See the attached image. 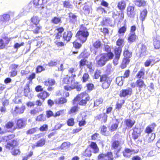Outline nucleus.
Returning a JSON list of instances; mask_svg holds the SVG:
<instances>
[{
	"mask_svg": "<svg viewBox=\"0 0 160 160\" xmlns=\"http://www.w3.org/2000/svg\"><path fill=\"white\" fill-rule=\"evenodd\" d=\"M31 21L33 23L31 25H39V23L40 21V19L37 16H33L31 18Z\"/></svg>",
	"mask_w": 160,
	"mask_h": 160,
	"instance_id": "c756f323",
	"label": "nucleus"
},
{
	"mask_svg": "<svg viewBox=\"0 0 160 160\" xmlns=\"http://www.w3.org/2000/svg\"><path fill=\"white\" fill-rule=\"evenodd\" d=\"M112 147L113 149L116 151L117 153H118L122 148V144L119 141L116 140L112 143Z\"/></svg>",
	"mask_w": 160,
	"mask_h": 160,
	"instance_id": "9b49d317",
	"label": "nucleus"
},
{
	"mask_svg": "<svg viewBox=\"0 0 160 160\" xmlns=\"http://www.w3.org/2000/svg\"><path fill=\"white\" fill-rule=\"evenodd\" d=\"M45 140L44 139H41L35 144H33L32 146V148H34L36 147H42L43 146L45 143Z\"/></svg>",
	"mask_w": 160,
	"mask_h": 160,
	"instance_id": "393cba45",
	"label": "nucleus"
},
{
	"mask_svg": "<svg viewBox=\"0 0 160 160\" xmlns=\"http://www.w3.org/2000/svg\"><path fill=\"white\" fill-rule=\"evenodd\" d=\"M112 59V54L107 55L103 53L97 56L96 58L98 65L101 67L104 66L108 61Z\"/></svg>",
	"mask_w": 160,
	"mask_h": 160,
	"instance_id": "7ed1b4c3",
	"label": "nucleus"
},
{
	"mask_svg": "<svg viewBox=\"0 0 160 160\" xmlns=\"http://www.w3.org/2000/svg\"><path fill=\"white\" fill-rule=\"evenodd\" d=\"M102 45L101 42L99 40H97L93 44L94 47L97 49L100 48L102 46Z\"/></svg>",
	"mask_w": 160,
	"mask_h": 160,
	"instance_id": "c03bdc74",
	"label": "nucleus"
},
{
	"mask_svg": "<svg viewBox=\"0 0 160 160\" xmlns=\"http://www.w3.org/2000/svg\"><path fill=\"white\" fill-rule=\"evenodd\" d=\"M137 87L139 88V90H141L142 88H145L146 85L144 81L141 79H139L136 81Z\"/></svg>",
	"mask_w": 160,
	"mask_h": 160,
	"instance_id": "5701e85b",
	"label": "nucleus"
},
{
	"mask_svg": "<svg viewBox=\"0 0 160 160\" xmlns=\"http://www.w3.org/2000/svg\"><path fill=\"white\" fill-rule=\"evenodd\" d=\"M70 80L72 81L71 82H72V78L70 76L68 77L67 76L63 79V82L66 84H68L70 83Z\"/></svg>",
	"mask_w": 160,
	"mask_h": 160,
	"instance_id": "603ef678",
	"label": "nucleus"
},
{
	"mask_svg": "<svg viewBox=\"0 0 160 160\" xmlns=\"http://www.w3.org/2000/svg\"><path fill=\"white\" fill-rule=\"evenodd\" d=\"M127 14L128 17L134 18L136 15L135 11V6H134L129 5L127 9Z\"/></svg>",
	"mask_w": 160,
	"mask_h": 160,
	"instance_id": "0eeeda50",
	"label": "nucleus"
},
{
	"mask_svg": "<svg viewBox=\"0 0 160 160\" xmlns=\"http://www.w3.org/2000/svg\"><path fill=\"white\" fill-rule=\"evenodd\" d=\"M124 39H118L117 42V45L120 47L123 46L124 45Z\"/></svg>",
	"mask_w": 160,
	"mask_h": 160,
	"instance_id": "bf43d9fd",
	"label": "nucleus"
},
{
	"mask_svg": "<svg viewBox=\"0 0 160 160\" xmlns=\"http://www.w3.org/2000/svg\"><path fill=\"white\" fill-rule=\"evenodd\" d=\"M57 64V61L55 60H51L48 63V65L50 67H53L56 66Z\"/></svg>",
	"mask_w": 160,
	"mask_h": 160,
	"instance_id": "0e129e2a",
	"label": "nucleus"
},
{
	"mask_svg": "<svg viewBox=\"0 0 160 160\" xmlns=\"http://www.w3.org/2000/svg\"><path fill=\"white\" fill-rule=\"evenodd\" d=\"M14 137V135L12 134L3 138V140L7 142V144L5 145L6 148L8 150L12 149L17 145V140L13 139Z\"/></svg>",
	"mask_w": 160,
	"mask_h": 160,
	"instance_id": "f03ea898",
	"label": "nucleus"
},
{
	"mask_svg": "<svg viewBox=\"0 0 160 160\" xmlns=\"http://www.w3.org/2000/svg\"><path fill=\"white\" fill-rule=\"evenodd\" d=\"M130 61V60L128 58H123L121 66V67L122 68H126L127 64H128Z\"/></svg>",
	"mask_w": 160,
	"mask_h": 160,
	"instance_id": "ea45409f",
	"label": "nucleus"
},
{
	"mask_svg": "<svg viewBox=\"0 0 160 160\" xmlns=\"http://www.w3.org/2000/svg\"><path fill=\"white\" fill-rule=\"evenodd\" d=\"M147 11L146 9H144L141 12L140 19L142 22L144 20L147 15Z\"/></svg>",
	"mask_w": 160,
	"mask_h": 160,
	"instance_id": "2f4dec72",
	"label": "nucleus"
},
{
	"mask_svg": "<svg viewBox=\"0 0 160 160\" xmlns=\"http://www.w3.org/2000/svg\"><path fill=\"white\" fill-rule=\"evenodd\" d=\"M139 52L140 56H142L147 54V47L143 44H139L138 45Z\"/></svg>",
	"mask_w": 160,
	"mask_h": 160,
	"instance_id": "4468645a",
	"label": "nucleus"
},
{
	"mask_svg": "<svg viewBox=\"0 0 160 160\" xmlns=\"http://www.w3.org/2000/svg\"><path fill=\"white\" fill-rule=\"evenodd\" d=\"M69 17L70 21L73 23H74L77 21V16L72 13H70Z\"/></svg>",
	"mask_w": 160,
	"mask_h": 160,
	"instance_id": "3c124183",
	"label": "nucleus"
},
{
	"mask_svg": "<svg viewBox=\"0 0 160 160\" xmlns=\"http://www.w3.org/2000/svg\"><path fill=\"white\" fill-rule=\"evenodd\" d=\"M78 40V39H77L73 42V46L76 48H79L81 46V44L79 42Z\"/></svg>",
	"mask_w": 160,
	"mask_h": 160,
	"instance_id": "052dcab7",
	"label": "nucleus"
},
{
	"mask_svg": "<svg viewBox=\"0 0 160 160\" xmlns=\"http://www.w3.org/2000/svg\"><path fill=\"white\" fill-rule=\"evenodd\" d=\"M70 144L69 142H64L62 143V144L60 147V148L61 150H67L69 148L70 146Z\"/></svg>",
	"mask_w": 160,
	"mask_h": 160,
	"instance_id": "79ce46f5",
	"label": "nucleus"
},
{
	"mask_svg": "<svg viewBox=\"0 0 160 160\" xmlns=\"http://www.w3.org/2000/svg\"><path fill=\"white\" fill-rule=\"evenodd\" d=\"M10 19V16L8 14H4L0 16V27L4 26Z\"/></svg>",
	"mask_w": 160,
	"mask_h": 160,
	"instance_id": "9d476101",
	"label": "nucleus"
},
{
	"mask_svg": "<svg viewBox=\"0 0 160 160\" xmlns=\"http://www.w3.org/2000/svg\"><path fill=\"white\" fill-rule=\"evenodd\" d=\"M89 35V33L87 28L84 25H81L76 35V37L81 42L83 43L86 41Z\"/></svg>",
	"mask_w": 160,
	"mask_h": 160,
	"instance_id": "f257e3e1",
	"label": "nucleus"
},
{
	"mask_svg": "<svg viewBox=\"0 0 160 160\" xmlns=\"http://www.w3.org/2000/svg\"><path fill=\"white\" fill-rule=\"evenodd\" d=\"M155 63V58L153 56H150L144 62V65L148 67L150 65H153Z\"/></svg>",
	"mask_w": 160,
	"mask_h": 160,
	"instance_id": "f3484780",
	"label": "nucleus"
},
{
	"mask_svg": "<svg viewBox=\"0 0 160 160\" xmlns=\"http://www.w3.org/2000/svg\"><path fill=\"white\" fill-rule=\"evenodd\" d=\"M86 61L87 60L85 58L82 59L80 60L79 63V67L80 68L82 69L83 66L85 65Z\"/></svg>",
	"mask_w": 160,
	"mask_h": 160,
	"instance_id": "e2e57ef3",
	"label": "nucleus"
},
{
	"mask_svg": "<svg viewBox=\"0 0 160 160\" xmlns=\"http://www.w3.org/2000/svg\"><path fill=\"white\" fill-rule=\"evenodd\" d=\"M84 12L86 14H88L90 12V6L88 5H85L83 8Z\"/></svg>",
	"mask_w": 160,
	"mask_h": 160,
	"instance_id": "680f3d73",
	"label": "nucleus"
},
{
	"mask_svg": "<svg viewBox=\"0 0 160 160\" xmlns=\"http://www.w3.org/2000/svg\"><path fill=\"white\" fill-rule=\"evenodd\" d=\"M130 72V71L129 70H126L123 77H120L116 78V82L119 86H121L123 85V79H124L125 78H128L129 76Z\"/></svg>",
	"mask_w": 160,
	"mask_h": 160,
	"instance_id": "39448f33",
	"label": "nucleus"
},
{
	"mask_svg": "<svg viewBox=\"0 0 160 160\" xmlns=\"http://www.w3.org/2000/svg\"><path fill=\"white\" fill-rule=\"evenodd\" d=\"M108 116L105 113H102L98 115L96 117L97 120L101 121L102 122H106L107 120Z\"/></svg>",
	"mask_w": 160,
	"mask_h": 160,
	"instance_id": "aec40b11",
	"label": "nucleus"
},
{
	"mask_svg": "<svg viewBox=\"0 0 160 160\" xmlns=\"http://www.w3.org/2000/svg\"><path fill=\"white\" fill-rule=\"evenodd\" d=\"M89 75L88 73H85L82 77V81L83 82H85L87 81H88L89 78Z\"/></svg>",
	"mask_w": 160,
	"mask_h": 160,
	"instance_id": "69168bd1",
	"label": "nucleus"
},
{
	"mask_svg": "<svg viewBox=\"0 0 160 160\" xmlns=\"http://www.w3.org/2000/svg\"><path fill=\"white\" fill-rule=\"evenodd\" d=\"M90 146L93 150V151L94 153H96L98 152L99 149L95 142H92L90 145Z\"/></svg>",
	"mask_w": 160,
	"mask_h": 160,
	"instance_id": "bb28decb",
	"label": "nucleus"
},
{
	"mask_svg": "<svg viewBox=\"0 0 160 160\" xmlns=\"http://www.w3.org/2000/svg\"><path fill=\"white\" fill-rule=\"evenodd\" d=\"M33 154V152L31 151L27 155L23 157V160H27L31 157Z\"/></svg>",
	"mask_w": 160,
	"mask_h": 160,
	"instance_id": "338daca9",
	"label": "nucleus"
},
{
	"mask_svg": "<svg viewBox=\"0 0 160 160\" xmlns=\"http://www.w3.org/2000/svg\"><path fill=\"white\" fill-rule=\"evenodd\" d=\"M132 88H128L126 89L121 90L119 93V96L121 97H125L128 95L130 96L132 93Z\"/></svg>",
	"mask_w": 160,
	"mask_h": 160,
	"instance_id": "6e6552de",
	"label": "nucleus"
},
{
	"mask_svg": "<svg viewBox=\"0 0 160 160\" xmlns=\"http://www.w3.org/2000/svg\"><path fill=\"white\" fill-rule=\"evenodd\" d=\"M46 120V116L43 114H41L38 116L36 118V120L38 122H44Z\"/></svg>",
	"mask_w": 160,
	"mask_h": 160,
	"instance_id": "37998d69",
	"label": "nucleus"
},
{
	"mask_svg": "<svg viewBox=\"0 0 160 160\" xmlns=\"http://www.w3.org/2000/svg\"><path fill=\"white\" fill-rule=\"evenodd\" d=\"M25 107L24 106L22 105L20 107L18 106H16L14 110V112L18 114H21L23 113Z\"/></svg>",
	"mask_w": 160,
	"mask_h": 160,
	"instance_id": "b1692460",
	"label": "nucleus"
},
{
	"mask_svg": "<svg viewBox=\"0 0 160 160\" xmlns=\"http://www.w3.org/2000/svg\"><path fill=\"white\" fill-rule=\"evenodd\" d=\"M122 52V48L121 47L116 48L114 49V53L116 57H120Z\"/></svg>",
	"mask_w": 160,
	"mask_h": 160,
	"instance_id": "c9c22d12",
	"label": "nucleus"
},
{
	"mask_svg": "<svg viewBox=\"0 0 160 160\" xmlns=\"http://www.w3.org/2000/svg\"><path fill=\"white\" fill-rule=\"evenodd\" d=\"M111 23V20L110 18H104L101 22V24L102 25L107 26L110 24Z\"/></svg>",
	"mask_w": 160,
	"mask_h": 160,
	"instance_id": "e433bc0d",
	"label": "nucleus"
},
{
	"mask_svg": "<svg viewBox=\"0 0 160 160\" xmlns=\"http://www.w3.org/2000/svg\"><path fill=\"white\" fill-rule=\"evenodd\" d=\"M99 138V135L97 133H95L91 136L92 139L93 140H98Z\"/></svg>",
	"mask_w": 160,
	"mask_h": 160,
	"instance_id": "774afa93",
	"label": "nucleus"
},
{
	"mask_svg": "<svg viewBox=\"0 0 160 160\" xmlns=\"http://www.w3.org/2000/svg\"><path fill=\"white\" fill-rule=\"evenodd\" d=\"M52 22L55 24H58L61 22V18L54 17L52 20Z\"/></svg>",
	"mask_w": 160,
	"mask_h": 160,
	"instance_id": "4d7b16f0",
	"label": "nucleus"
},
{
	"mask_svg": "<svg viewBox=\"0 0 160 160\" xmlns=\"http://www.w3.org/2000/svg\"><path fill=\"white\" fill-rule=\"evenodd\" d=\"M16 124L19 128H24L26 124V120L24 118H20L17 120Z\"/></svg>",
	"mask_w": 160,
	"mask_h": 160,
	"instance_id": "6ab92c4d",
	"label": "nucleus"
},
{
	"mask_svg": "<svg viewBox=\"0 0 160 160\" xmlns=\"http://www.w3.org/2000/svg\"><path fill=\"white\" fill-rule=\"evenodd\" d=\"M155 137V134L153 133H150L147 135V138L149 142H151L154 140Z\"/></svg>",
	"mask_w": 160,
	"mask_h": 160,
	"instance_id": "de8ad7c7",
	"label": "nucleus"
},
{
	"mask_svg": "<svg viewBox=\"0 0 160 160\" xmlns=\"http://www.w3.org/2000/svg\"><path fill=\"white\" fill-rule=\"evenodd\" d=\"M153 44L154 48L156 49H158L160 47V39L158 36L154 37L153 39Z\"/></svg>",
	"mask_w": 160,
	"mask_h": 160,
	"instance_id": "4be33fe9",
	"label": "nucleus"
},
{
	"mask_svg": "<svg viewBox=\"0 0 160 160\" xmlns=\"http://www.w3.org/2000/svg\"><path fill=\"white\" fill-rule=\"evenodd\" d=\"M29 29L34 34H38L42 29V27L39 25H31Z\"/></svg>",
	"mask_w": 160,
	"mask_h": 160,
	"instance_id": "f8f14e48",
	"label": "nucleus"
},
{
	"mask_svg": "<svg viewBox=\"0 0 160 160\" xmlns=\"http://www.w3.org/2000/svg\"><path fill=\"white\" fill-rule=\"evenodd\" d=\"M77 71V70L76 69L71 68L69 69L68 70L69 75L71 76L72 78H74L76 77V72Z\"/></svg>",
	"mask_w": 160,
	"mask_h": 160,
	"instance_id": "4c0bfd02",
	"label": "nucleus"
},
{
	"mask_svg": "<svg viewBox=\"0 0 160 160\" xmlns=\"http://www.w3.org/2000/svg\"><path fill=\"white\" fill-rule=\"evenodd\" d=\"M49 94L46 91H43L38 94V97L43 100L48 97L49 96Z\"/></svg>",
	"mask_w": 160,
	"mask_h": 160,
	"instance_id": "a878e982",
	"label": "nucleus"
},
{
	"mask_svg": "<svg viewBox=\"0 0 160 160\" xmlns=\"http://www.w3.org/2000/svg\"><path fill=\"white\" fill-rule=\"evenodd\" d=\"M50 0H33L32 2H31L28 4L29 7H31L33 4V7L36 8L40 10H43L41 11V12L45 13L43 11L46 10V8L44 7V5Z\"/></svg>",
	"mask_w": 160,
	"mask_h": 160,
	"instance_id": "20e7f679",
	"label": "nucleus"
},
{
	"mask_svg": "<svg viewBox=\"0 0 160 160\" xmlns=\"http://www.w3.org/2000/svg\"><path fill=\"white\" fill-rule=\"evenodd\" d=\"M103 101V99L102 98L96 99L94 102V106L97 107L100 104L102 103Z\"/></svg>",
	"mask_w": 160,
	"mask_h": 160,
	"instance_id": "5fc2aeb1",
	"label": "nucleus"
},
{
	"mask_svg": "<svg viewBox=\"0 0 160 160\" xmlns=\"http://www.w3.org/2000/svg\"><path fill=\"white\" fill-rule=\"evenodd\" d=\"M72 34L71 31H67L64 32L62 37V40L69 41L72 37Z\"/></svg>",
	"mask_w": 160,
	"mask_h": 160,
	"instance_id": "dca6fc26",
	"label": "nucleus"
},
{
	"mask_svg": "<svg viewBox=\"0 0 160 160\" xmlns=\"http://www.w3.org/2000/svg\"><path fill=\"white\" fill-rule=\"evenodd\" d=\"M123 55L125 58H131L132 56V52H129L128 50L126 49L124 50L123 52Z\"/></svg>",
	"mask_w": 160,
	"mask_h": 160,
	"instance_id": "09e8293b",
	"label": "nucleus"
},
{
	"mask_svg": "<svg viewBox=\"0 0 160 160\" xmlns=\"http://www.w3.org/2000/svg\"><path fill=\"white\" fill-rule=\"evenodd\" d=\"M145 74V69L143 68H141L137 74L136 77L140 79L141 78H143V76Z\"/></svg>",
	"mask_w": 160,
	"mask_h": 160,
	"instance_id": "7c9ffc66",
	"label": "nucleus"
},
{
	"mask_svg": "<svg viewBox=\"0 0 160 160\" xmlns=\"http://www.w3.org/2000/svg\"><path fill=\"white\" fill-rule=\"evenodd\" d=\"M124 103V100H119L117 102L116 105V108L118 110H119L121 108L122 105Z\"/></svg>",
	"mask_w": 160,
	"mask_h": 160,
	"instance_id": "a19ab883",
	"label": "nucleus"
},
{
	"mask_svg": "<svg viewBox=\"0 0 160 160\" xmlns=\"http://www.w3.org/2000/svg\"><path fill=\"white\" fill-rule=\"evenodd\" d=\"M98 160H113V158L112 153L108 152L107 154H101L99 155L98 157Z\"/></svg>",
	"mask_w": 160,
	"mask_h": 160,
	"instance_id": "423d86ee",
	"label": "nucleus"
},
{
	"mask_svg": "<svg viewBox=\"0 0 160 160\" xmlns=\"http://www.w3.org/2000/svg\"><path fill=\"white\" fill-rule=\"evenodd\" d=\"M107 80H110L109 78L106 75L102 76L100 78V81L101 82H105L107 81Z\"/></svg>",
	"mask_w": 160,
	"mask_h": 160,
	"instance_id": "13d9d810",
	"label": "nucleus"
},
{
	"mask_svg": "<svg viewBox=\"0 0 160 160\" xmlns=\"http://www.w3.org/2000/svg\"><path fill=\"white\" fill-rule=\"evenodd\" d=\"M69 0H68V1H64L63 2V6L65 8L72 9L73 8V6L72 4V3L71 2H70L69 1Z\"/></svg>",
	"mask_w": 160,
	"mask_h": 160,
	"instance_id": "58836bf2",
	"label": "nucleus"
},
{
	"mask_svg": "<svg viewBox=\"0 0 160 160\" xmlns=\"http://www.w3.org/2000/svg\"><path fill=\"white\" fill-rule=\"evenodd\" d=\"M75 88H76L77 90L78 91H80L81 89L80 86H76L75 85V83L73 82H72V85L70 86L69 85H67L64 86L65 89L67 91L71 90Z\"/></svg>",
	"mask_w": 160,
	"mask_h": 160,
	"instance_id": "ddd939ff",
	"label": "nucleus"
},
{
	"mask_svg": "<svg viewBox=\"0 0 160 160\" xmlns=\"http://www.w3.org/2000/svg\"><path fill=\"white\" fill-rule=\"evenodd\" d=\"M134 4L139 7L144 6L146 2L143 0H136L134 2Z\"/></svg>",
	"mask_w": 160,
	"mask_h": 160,
	"instance_id": "473e14b6",
	"label": "nucleus"
},
{
	"mask_svg": "<svg viewBox=\"0 0 160 160\" xmlns=\"http://www.w3.org/2000/svg\"><path fill=\"white\" fill-rule=\"evenodd\" d=\"M126 6V3L124 1V0H122L121 1L119 2L118 3L117 6L118 9L122 11L124 10Z\"/></svg>",
	"mask_w": 160,
	"mask_h": 160,
	"instance_id": "cd10ccee",
	"label": "nucleus"
},
{
	"mask_svg": "<svg viewBox=\"0 0 160 160\" xmlns=\"http://www.w3.org/2000/svg\"><path fill=\"white\" fill-rule=\"evenodd\" d=\"M127 30V26L126 25H124L123 26L120 28L119 29L118 32L120 34L123 35L126 32Z\"/></svg>",
	"mask_w": 160,
	"mask_h": 160,
	"instance_id": "864d4df0",
	"label": "nucleus"
},
{
	"mask_svg": "<svg viewBox=\"0 0 160 160\" xmlns=\"http://www.w3.org/2000/svg\"><path fill=\"white\" fill-rule=\"evenodd\" d=\"M135 152L134 150L127 148L125 149L123 152V154L124 157L130 158L132 154L135 153Z\"/></svg>",
	"mask_w": 160,
	"mask_h": 160,
	"instance_id": "a211bd4d",
	"label": "nucleus"
},
{
	"mask_svg": "<svg viewBox=\"0 0 160 160\" xmlns=\"http://www.w3.org/2000/svg\"><path fill=\"white\" fill-rule=\"evenodd\" d=\"M55 102L57 104H62L66 103L67 102V100L64 98H61L56 99Z\"/></svg>",
	"mask_w": 160,
	"mask_h": 160,
	"instance_id": "8fccbe9b",
	"label": "nucleus"
},
{
	"mask_svg": "<svg viewBox=\"0 0 160 160\" xmlns=\"http://www.w3.org/2000/svg\"><path fill=\"white\" fill-rule=\"evenodd\" d=\"M119 123V121L117 120H116V122L112 124L111 125L110 127L111 130L112 132L116 131L118 127Z\"/></svg>",
	"mask_w": 160,
	"mask_h": 160,
	"instance_id": "a18cd8bd",
	"label": "nucleus"
},
{
	"mask_svg": "<svg viewBox=\"0 0 160 160\" xmlns=\"http://www.w3.org/2000/svg\"><path fill=\"white\" fill-rule=\"evenodd\" d=\"M137 38V36L135 33L132 32L129 34V37L128 38V42H132L135 41Z\"/></svg>",
	"mask_w": 160,
	"mask_h": 160,
	"instance_id": "c85d7f7f",
	"label": "nucleus"
},
{
	"mask_svg": "<svg viewBox=\"0 0 160 160\" xmlns=\"http://www.w3.org/2000/svg\"><path fill=\"white\" fill-rule=\"evenodd\" d=\"M56 82L54 79L52 78H49L48 80V81H45L44 82V84L46 86H52L55 84Z\"/></svg>",
	"mask_w": 160,
	"mask_h": 160,
	"instance_id": "72a5a7b5",
	"label": "nucleus"
},
{
	"mask_svg": "<svg viewBox=\"0 0 160 160\" xmlns=\"http://www.w3.org/2000/svg\"><path fill=\"white\" fill-rule=\"evenodd\" d=\"M111 80H107V81L105 82H103L102 83V88L104 89H107L108 88L111 83Z\"/></svg>",
	"mask_w": 160,
	"mask_h": 160,
	"instance_id": "6e6d98bb",
	"label": "nucleus"
},
{
	"mask_svg": "<svg viewBox=\"0 0 160 160\" xmlns=\"http://www.w3.org/2000/svg\"><path fill=\"white\" fill-rule=\"evenodd\" d=\"M14 123L13 122H7L4 127V129L5 131L8 132H13L15 129V128L13 129L12 128L13 127Z\"/></svg>",
	"mask_w": 160,
	"mask_h": 160,
	"instance_id": "2eb2a0df",
	"label": "nucleus"
},
{
	"mask_svg": "<svg viewBox=\"0 0 160 160\" xmlns=\"http://www.w3.org/2000/svg\"><path fill=\"white\" fill-rule=\"evenodd\" d=\"M24 95L25 96L28 97L29 99L31 98L33 96L32 94H31L30 89L28 87L24 89Z\"/></svg>",
	"mask_w": 160,
	"mask_h": 160,
	"instance_id": "f704fd0d",
	"label": "nucleus"
},
{
	"mask_svg": "<svg viewBox=\"0 0 160 160\" xmlns=\"http://www.w3.org/2000/svg\"><path fill=\"white\" fill-rule=\"evenodd\" d=\"M84 98L88 100L90 99V97L88 96V94L86 92H83L78 95L73 100V103H75L76 101L80 100L81 99Z\"/></svg>",
	"mask_w": 160,
	"mask_h": 160,
	"instance_id": "1a4fd4ad",
	"label": "nucleus"
},
{
	"mask_svg": "<svg viewBox=\"0 0 160 160\" xmlns=\"http://www.w3.org/2000/svg\"><path fill=\"white\" fill-rule=\"evenodd\" d=\"M124 122L128 128H131L135 123V121L133 119L128 118L125 119Z\"/></svg>",
	"mask_w": 160,
	"mask_h": 160,
	"instance_id": "412c9836",
	"label": "nucleus"
},
{
	"mask_svg": "<svg viewBox=\"0 0 160 160\" xmlns=\"http://www.w3.org/2000/svg\"><path fill=\"white\" fill-rule=\"evenodd\" d=\"M104 48L105 51L107 52V53H104L107 55L108 54H112V58H113L114 57V54L112 52H111V48L110 46L107 45H104Z\"/></svg>",
	"mask_w": 160,
	"mask_h": 160,
	"instance_id": "49530a36",
	"label": "nucleus"
}]
</instances>
